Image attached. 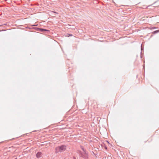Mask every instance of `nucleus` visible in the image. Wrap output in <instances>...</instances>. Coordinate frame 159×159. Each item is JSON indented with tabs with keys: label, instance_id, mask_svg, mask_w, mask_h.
Returning <instances> with one entry per match:
<instances>
[{
	"label": "nucleus",
	"instance_id": "obj_8",
	"mask_svg": "<svg viewBox=\"0 0 159 159\" xmlns=\"http://www.w3.org/2000/svg\"><path fill=\"white\" fill-rule=\"evenodd\" d=\"M81 148L83 150L84 152H86L85 150L84 149V147L83 146H81Z\"/></svg>",
	"mask_w": 159,
	"mask_h": 159
},
{
	"label": "nucleus",
	"instance_id": "obj_13",
	"mask_svg": "<svg viewBox=\"0 0 159 159\" xmlns=\"http://www.w3.org/2000/svg\"><path fill=\"white\" fill-rule=\"evenodd\" d=\"M1 31H2V30H0V32H1Z\"/></svg>",
	"mask_w": 159,
	"mask_h": 159
},
{
	"label": "nucleus",
	"instance_id": "obj_9",
	"mask_svg": "<svg viewBox=\"0 0 159 159\" xmlns=\"http://www.w3.org/2000/svg\"><path fill=\"white\" fill-rule=\"evenodd\" d=\"M52 13H56V14H58V13L57 12H55V11H52Z\"/></svg>",
	"mask_w": 159,
	"mask_h": 159
},
{
	"label": "nucleus",
	"instance_id": "obj_10",
	"mask_svg": "<svg viewBox=\"0 0 159 159\" xmlns=\"http://www.w3.org/2000/svg\"><path fill=\"white\" fill-rule=\"evenodd\" d=\"M37 25H32V26H37Z\"/></svg>",
	"mask_w": 159,
	"mask_h": 159
},
{
	"label": "nucleus",
	"instance_id": "obj_12",
	"mask_svg": "<svg viewBox=\"0 0 159 159\" xmlns=\"http://www.w3.org/2000/svg\"><path fill=\"white\" fill-rule=\"evenodd\" d=\"M74 159H76V158L75 157H74Z\"/></svg>",
	"mask_w": 159,
	"mask_h": 159
},
{
	"label": "nucleus",
	"instance_id": "obj_3",
	"mask_svg": "<svg viewBox=\"0 0 159 159\" xmlns=\"http://www.w3.org/2000/svg\"><path fill=\"white\" fill-rule=\"evenodd\" d=\"M78 153L80 156L84 159H88V153L86 152H82L80 151H78Z\"/></svg>",
	"mask_w": 159,
	"mask_h": 159
},
{
	"label": "nucleus",
	"instance_id": "obj_6",
	"mask_svg": "<svg viewBox=\"0 0 159 159\" xmlns=\"http://www.w3.org/2000/svg\"><path fill=\"white\" fill-rule=\"evenodd\" d=\"M156 28L155 27L150 26L149 27V29L150 30H153Z\"/></svg>",
	"mask_w": 159,
	"mask_h": 159
},
{
	"label": "nucleus",
	"instance_id": "obj_14",
	"mask_svg": "<svg viewBox=\"0 0 159 159\" xmlns=\"http://www.w3.org/2000/svg\"><path fill=\"white\" fill-rule=\"evenodd\" d=\"M2 26V25H0V26Z\"/></svg>",
	"mask_w": 159,
	"mask_h": 159
},
{
	"label": "nucleus",
	"instance_id": "obj_1",
	"mask_svg": "<svg viewBox=\"0 0 159 159\" xmlns=\"http://www.w3.org/2000/svg\"><path fill=\"white\" fill-rule=\"evenodd\" d=\"M66 146L65 145H62L57 147L55 148V152L57 153L59 152H61L66 150Z\"/></svg>",
	"mask_w": 159,
	"mask_h": 159
},
{
	"label": "nucleus",
	"instance_id": "obj_5",
	"mask_svg": "<svg viewBox=\"0 0 159 159\" xmlns=\"http://www.w3.org/2000/svg\"><path fill=\"white\" fill-rule=\"evenodd\" d=\"M159 32V30H155L152 33V34H155L158 33Z\"/></svg>",
	"mask_w": 159,
	"mask_h": 159
},
{
	"label": "nucleus",
	"instance_id": "obj_11",
	"mask_svg": "<svg viewBox=\"0 0 159 159\" xmlns=\"http://www.w3.org/2000/svg\"><path fill=\"white\" fill-rule=\"evenodd\" d=\"M105 149H107V147L106 146H105Z\"/></svg>",
	"mask_w": 159,
	"mask_h": 159
},
{
	"label": "nucleus",
	"instance_id": "obj_2",
	"mask_svg": "<svg viewBox=\"0 0 159 159\" xmlns=\"http://www.w3.org/2000/svg\"><path fill=\"white\" fill-rule=\"evenodd\" d=\"M27 28H28L29 29L31 30V31L32 32H34V30L42 32H44L46 31H49V30L46 29H44L42 28H39L38 27H32L30 28L29 27H27Z\"/></svg>",
	"mask_w": 159,
	"mask_h": 159
},
{
	"label": "nucleus",
	"instance_id": "obj_15",
	"mask_svg": "<svg viewBox=\"0 0 159 159\" xmlns=\"http://www.w3.org/2000/svg\"><path fill=\"white\" fill-rule=\"evenodd\" d=\"M17 159V158H15V159Z\"/></svg>",
	"mask_w": 159,
	"mask_h": 159
},
{
	"label": "nucleus",
	"instance_id": "obj_7",
	"mask_svg": "<svg viewBox=\"0 0 159 159\" xmlns=\"http://www.w3.org/2000/svg\"><path fill=\"white\" fill-rule=\"evenodd\" d=\"M66 36L69 37L70 36H73L72 34H67L66 35Z\"/></svg>",
	"mask_w": 159,
	"mask_h": 159
},
{
	"label": "nucleus",
	"instance_id": "obj_4",
	"mask_svg": "<svg viewBox=\"0 0 159 159\" xmlns=\"http://www.w3.org/2000/svg\"><path fill=\"white\" fill-rule=\"evenodd\" d=\"M42 153L40 152H39L36 154V157L37 158H39L42 157Z\"/></svg>",
	"mask_w": 159,
	"mask_h": 159
}]
</instances>
